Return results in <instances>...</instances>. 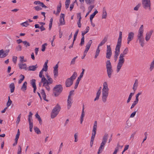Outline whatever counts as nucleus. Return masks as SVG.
Returning <instances> with one entry per match:
<instances>
[{
	"label": "nucleus",
	"instance_id": "nucleus-1",
	"mask_svg": "<svg viewBox=\"0 0 154 154\" xmlns=\"http://www.w3.org/2000/svg\"><path fill=\"white\" fill-rule=\"evenodd\" d=\"M47 79L43 76L41 79V82L43 83V86L45 87L47 90L49 91L50 90V87L49 85L53 83V80L48 75H46Z\"/></svg>",
	"mask_w": 154,
	"mask_h": 154
},
{
	"label": "nucleus",
	"instance_id": "nucleus-2",
	"mask_svg": "<svg viewBox=\"0 0 154 154\" xmlns=\"http://www.w3.org/2000/svg\"><path fill=\"white\" fill-rule=\"evenodd\" d=\"M47 79L43 76L41 79V82L43 83V86L45 87L47 90L49 91L50 90V87L49 85L53 83V80L48 75H46Z\"/></svg>",
	"mask_w": 154,
	"mask_h": 154
},
{
	"label": "nucleus",
	"instance_id": "nucleus-3",
	"mask_svg": "<svg viewBox=\"0 0 154 154\" xmlns=\"http://www.w3.org/2000/svg\"><path fill=\"white\" fill-rule=\"evenodd\" d=\"M122 38V32L120 31L119 32V36L118 38L117 45L116 46L115 55L114 56V60L115 61L117 60L118 57L120 53V49L121 46V42Z\"/></svg>",
	"mask_w": 154,
	"mask_h": 154
},
{
	"label": "nucleus",
	"instance_id": "nucleus-4",
	"mask_svg": "<svg viewBox=\"0 0 154 154\" xmlns=\"http://www.w3.org/2000/svg\"><path fill=\"white\" fill-rule=\"evenodd\" d=\"M143 26L142 25L139 29L137 35V39L139 41V43L142 47L144 46V39L143 36Z\"/></svg>",
	"mask_w": 154,
	"mask_h": 154
},
{
	"label": "nucleus",
	"instance_id": "nucleus-5",
	"mask_svg": "<svg viewBox=\"0 0 154 154\" xmlns=\"http://www.w3.org/2000/svg\"><path fill=\"white\" fill-rule=\"evenodd\" d=\"M77 75V73L74 72L70 78L66 79L65 82V85L66 87H69L72 85L73 80L75 79Z\"/></svg>",
	"mask_w": 154,
	"mask_h": 154
},
{
	"label": "nucleus",
	"instance_id": "nucleus-6",
	"mask_svg": "<svg viewBox=\"0 0 154 154\" xmlns=\"http://www.w3.org/2000/svg\"><path fill=\"white\" fill-rule=\"evenodd\" d=\"M108 137L107 134H105L103 136L102 139V141L100 144V146L99 149L98 151L97 152V154H99L101 153L103 151V149L104 148V146L106 144Z\"/></svg>",
	"mask_w": 154,
	"mask_h": 154
},
{
	"label": "nucleus",
	"instance_id": "nucleus-7",
	"mask_svg": "<svg viewBox=\"0 0 154 154\" xmlns=\"http://www.w3.org/2000/svg\"><path fill=\"white\" fill-rule=\"evenodd\" d=\"M63 87L61 85H56L53 89V93L55 97L58 96L63 90Z\"/></svg>",
	"mask_w": 154,
	"mask_h": 154
},
{
	"label": "nucleus",
	"instance_id": "nucleus-8",
	"mask_svg": "<svg viewBox=\"0 0 154 154\" xmlns=\"http://www.w3.org/2000/svg\"><path fill=\"white\" fill-rule=\"evenodd\" d=\"M107 69V72L108 77L110 78L113 72V70L112 68V66L109 60H108L106 62V65Z\"/></svg>",
	"mask_w": 154,
	"mask_h": 154
},
{
	"label": "nucleus",
	"instance_id": "nucleus-9",
	"mask_svg": "<svg viewBox=\"0 0 154 154\" xmlns=\"http://www.w3.org/2000/svg\"><path fill=\"white\" fill-rule=\"evenodd\" d=\"M60 109V106L57 104L53 109L51 114V118L54 119L56 116L58 114Z\"/></svg>",
	"mask_w": 154,
	"mask_h": 154
},
{
	"label": "nucleus",
	"instance_id": "nucleus-10",
	"mask_svg": "<svg viewBox=\"0 0 154 154\" xmlns=\"http://www.w3.org/2000/svg\"><path fill=\"white\" fill-rule=\"evenodd\" d=\"M142 5L144 9L150 11L151 10L150 0H142Z\"/></svg>",
	"mask_w": 154,
	"mask_h": 154
},
{
	"label": "nucleus",
	"instance_id": "nucleus-11",
	"mask_svg": "<svg viewBox=\"0 0 154 154\" xmlns=\"http://www.w3.org/2000/svg\"><path fill=\"white\" fill-rule=\"evenodd\" d=\"M125 61V60L124 58L119 57L118 62L117 66L116 72L117 73L119 72L120 71Z\"/></svg>",
	"mask_w": 154,
	"mask_h": 154
},
{
	"label": "nucleus",
	"instance_id": "nucleus-12",
	"mask_svg": "<svg viewBox=\"0 0 154 154\" xmlns=\"http://www.w3.org/2000/svg\"><path fill=\"white\" fill-rule=\"evenodd\" d=\"M92 42L91 40H90L87 44L85 47L86 48L83 53V56L82 57V58L83 59L86 56V54L89 49Z\"/></svg>",
	"mask_w": 154,
	"mask_h": 154
},
{
	"label": "nucleus",
	"instance_id": "nucleus-13",
	"mask_svg": "<svg viewBox=\"0 0 154 154\" xmlns=\"http://www.w3.org/2000/svg\"><path fill=\"white\" fill-rule=\"evenodd\" d=\"M107 51L106 57L107 58L110 59L112 54V51L110 45L107 46Z\"/></svg>",
	"mask_w": 154,
	"mask_h": 154
},
{
	"label": "nucleus",
	"instance_id": "nucleus-14",
	"mask_svg": "<svg viewBox=\"0 0 154 154\" xmlns=\"http://www.w3.org/2000/svg\"><path fill=\"white\" fill-rule=\"evenodd\" d=\"M103 88L102 89V92L109 93V88L108 84L106 82H104L103 84Z\"/></svg>",
	"mask_w": 154,
	"mask_h": 154
},
{
	"label": "nucleus",
	"instance_id": "nucleus-15",
	"mask_svg": "<svg viewBox=\"0 0 154 154\" xmlns=\"http://www.w3.org/2000/svg\"><path fill=\"white\" fill-rule=\"evenodd\" d=\"M134 33L132 32H130L128 35V37L127 38V44H129L130 42L132 40L134 37Z\"/></svg>",
	"mask_w": 154,
	"mask_h": 154
},
{
	"label": "nucleus",
	"instance_id": "nucleus-16",
	"mask_svg": "<svg viewBox=\"0 0 154 154\" xmlns=\"http://www.w3.org/2000/svg\"><path fill=\"white\" fill-rule=\"evenodd\" d=\"M64 17V14L61 13L60 15V25H63L65 24Z\"/></svg>",
	"mask_w": 154,
	"mask_h": 154
},
{
	"label": "nucleus",
	"instance_id": "nucleus-17",
	"mask_svg": "<svg viewBox=\"0 0 154 154\" xmlns=\"http://www.w3.org/2000/svg\"><path fill=\"white\" fill-rule=\"evenodd\" d=\"M97 125V122L96 121H95L94 122V123L92 135L95 136V135L96 133Z\"/></svg>",
	"mask_w": 154,
	"mask_h": 154
},
{
	"label": "nucleus",
	"instance_id": "nucleus-18",
	"mask_svg": "<svg viewBox=\"0 0 154 154\" xmlns=\"http://www.w3.org/2000/svg\"><path fill=\"white\" fill-rule=\"evenodd\" d=\"M153 32V31L152 30H151L146 33L145 37V39L146 41H148L149 40Z\"/></svg>",
	"mask_w": 154,
	"mask_h": 154
},
{
	"label": "nucleus",
	"instance_id": "nucleus-19",
	"mask_svg": "<svg viewBox=\"0 0 154 154\" xmlns=\"http://www.w3.org/2000/svg\"><path fill=\"white\" fill-rule=\"evenodd\" d=\"M108 94L109 93L102 92V100L104 103H105L106 101L107 97L108 95Z\"/></svg>",
	"mask_w": 154,
	"mask_h": 154
},
{
	"label": "nucleus",
	"instance_id": "nucleus-20",
	"mask_svg": "<svg viewBox=\"0 0 154 154\" xmlns=\"http://www.w3.org/2000/svg\"><path fill=\"white\" fill-rule=\"evenodd\" d=\"M61 7V2H59V5L57 7V12L55 11H54V13L56 15H58L60 11Z\"/></svg>",
	"mask_w": 154,
	"mask_h": 154
},
{
	"label": "nucleus",
	"instance_id": "nucleus-21",
	"mask_svg": "<svg viewBox=\"0 0 154 154\" xmlns=\"http://www.w3.org/2000/svg\"><path fill=\"white\" fill-rule=\"evenodd\" d=\"M0 51H2L3 53H1L2 55H1V58H4L6 56L8 53V52L9 51V50H6V51H5L4 52V51L3 49H2L0 50Z\"/></svg>",
	"mask_w": 154,
	"mask_h": 154
},
{
	"label": "nucleus",
	"instance_id": "nucleus-22",
	"mask_svg": "<svg viewBox=\"0 0 154 154\" xmlns=\"http://www.w3.org/2000/svg\"><path fill=\"white\" fill-rule=\"evenodd\" d=\"M18 66L20 69L27 70V65L26 64H23V63H20L18 64Z\"/></svg>",
	"mask_w": 154,
	"mask_h": 154
},
{
	"label": "nucleus",
	"instance_id": "nucleus-23",
	"mask_svg": "<svg viewBox=\"0 0 154 154\" xmlns=\"http://www.w3.org/2000/svg\"><path fill=\"white\" fill-rule=\"evenodd\" d=\"M40 93L42 94V97L43 99L47 101H48V100L46 99V94L45 92V91L43 89H42L40 92Z\"/></svg>",
	"mask_w": 154,
	"mask_h": 154
},
{
	"label": "nucleus",
	"instance_id": "nucleus-24",
	"mask_svg": "<svg viewBox=\"0 0 154 154\" xmlns=\"http://www.w3.org/2000/svg\"><path fill=\"white\" fill-rule=\"evenodd\" d=\"M72 99L71 98L68 97V99L67 100V107L68 109H69L71 107L72 105Z\"/></svg>",
	"mask_w": 154,
	"mask_h": 154
},
{
	"label": "nucleus",
	"instance_id": "nucleus-25",
	"mask_svg": "<svg viewBox=\"0 0 154 154\" xmlns=\"http://www.w3.org/2000/svg\"><path fill=\"white\" fill-rule=\"evenodd\" d=\"M107 38L106 37H105L103 40L101 41L100 43L99 44L97 48H99V47L103 45L105 42L107 41Z\"/></svg>",
	"mask_w": 154,
	"mask_h": 154
},
{
	"label": "nucleus",
	"instance_id": "nucleus-26",
	"mask_svg": "<svg viewBox=\"0 0 154 154\" xmlns=\"http://www.w3.org/2000/svg\"><path fill=\"white\" fill-rule=\"evenodd\" d=\"M138 80L137 79H136L135 80V82L134 84L133 87V89L134 91H135L137 90V88L138 86Z\"/></svg>",
	"mask_w": 154,
	"mask_h": 154
},
{
	"label": "nucleus",
	"instance_id": "nucleus-27",
	"mask_svg": "<svg viewBox=\"0 0 154 154\" xmlns=\"http://www.w3.org/2000/svg\"><path fill=\"white\" fill-rule=\"evenodd\" d=\"M107 17V13L106 8L105 7L103 8V14L102 15V19H106Z\"/></svg>",
	"mask_w": 154,
	"mask_h": 154
},
{
	"label": "nucleus",
	"instance_id": "nucleus-28",
	"mask_svg": "<svg viewBox=\"0 0 154 154\" xmlns=\"http://www.w3.org/2000/svg\"><path fill=\"white\" fill-rule=\"evenodd\" d=\"M38 67L37 65L36 64L35 66H31L29 67V70L34 71L36 70V68Z\"/></svg>",
	"mask_w": 154,
	"mask_h": 154
},
{
	"label": "nucleus",
	"instance_id": "nucleus-29",
	"mask_svg": "<svg viewBox=\"0 0 154 154\" xmlns=\"http://www.w3.org/2000/svg\"><path fill=\"white\" fill-rule=\"evenodd\" d=\"M27 83L26 82H25L23 83L21 88V89L22 91H25L26 90L27 88Z\"/></svg>",
	"mask_w": 154,
	"mask_h": 154
},
{
	"label": "nucleus",
	"instance_id": "nucleus-30",
	"mask_svg": "<svg viewBox=\"0 0 154 154\" xmlns=\"http://www.w3.org/2000/svg\"><path fill=\"white\" fill-rule=\"evenodd\" d=\"M15 88L14 84V83H12L10 85L9 88L10 89L11 92V93L14 91Z\"/></svg>",
	"mask_w": 154,
	"mask_h": 154
},
{
	"label": "nucleus",
	"instance_id": "nucleus-31",
	"mask_svg": "<svg viewBox=\"0 0 154 154\" xmlns=\"http://www.w3.org/2000/svg\"><path fill=\"white\" fill-rule=\"evenodd\" d=\"M35 117L37 119L39 122V123L40 125H41L42 124V120L39 116V115L38 114V113H37L35 114Z\"/></svg>",
	"mask_w": 154,
	"mask_h": 154
},
{
	"label": "nucleus",
	"instance_id": "nucleus-32",
	"mask_svg": "<svg viewBox=\"0 0 154 154\" xmlns=\"http://www.w3.org/2000/svg\"><path fill=\"white\" fill-rule=\"evenodd\" d=\"M33 114L31 112H30L29 113V115H28V121L29 123L30 122H32V116Z\"/></svg>",
	"mask_w": 154,
	"mask_h": 154
},
{
	"label": "nucleus",
	"instance_id": "nucleus-33",
	"mask_svg": "<svg viewBox=\"0 0 154 154\" xmlns=\"http://www.w3.org/2000/svg\"><path fill=\"white\" fill-rule=\"evenodd\" d=\"M85 2L87 5H90L94 4L95 2L94 0H85Z\"/></svg>",
	"mask_w": 154,
	"mask_h": 154
},
{
	"label": "nucleus",
	"instance_id": "nucleus-34",
	"mask_svg": "<svg viewBox=\"0 0 154 154\" xmlns=\"http://www.w3.org/2000/svg\"><path fill=\"white\" fill-rule=\"evenodd\" d=\"M100 49L99 48H97V50H96V52L95 53V54L94 56V58L95 59L97 58V57L99 55L100 52Z\"/></svg>",
	"mask_w": 154,
	"mask_h": 154
},
{
	"label": "nucleus",
	"instance_id": "nucleus-35",
	"mask_svg": "<svg viewBox=\"0 0 154 154\" xmlns=\"http://www.w3.org/2000/svg\"><path fill=\"white\" fill-rule=\"evenodd\" d=\"M95 136L92 135L91 139L90 145L91 147H92L93 143L94 138Z\"/></svg>",
	"mask_w": 154,
	"mask_h": 154
},
{
	"label": "nucleus",
	"instance_id": "nucleus-36",
	"mask_svg": "<svg viewBox=\"0 0 154 154\" xmlns=\"http://www.w3.org/2000/svg\"><path fill=\"white\" fill-rule=\"evenodd\" d=\"M86 31H84L83 32H82V35L84 36L88 32L89 30V27L88 26H87L86 29Z\"/></svg>",
	"mask_w": 154,
	"mask_h": 154
},
{
	"label": "nucleus",
	"instance_id": "nucleus-37",
	"mask_svg": "<svg viewBox=\"0 0 154 154\" xmlns=\"http://www.w3.org/2000/svg\"><path fill=\"white\" fill-rule=\"evenodd\" d=\"M12 101L10 100V97H8V100L6 104L7 107H8L9 106L12 104Z\"/></svg>",
	"mask_w": 154,
	"mask_h": 154
},
{
	"label": "nucleus",
	"instance_id": "nucleus-38",
	"mask_svg": "<svg viewBox=\"0 0 154 154\" xmlns=\"http://www.w3.org/2000/svg\"><path fill=\"white\" fill-rule=\"evenodd\" d=\"M23 43L24 44L26 48H27V47L30 46V43L26 41H23Z\"/></svg>",
	"mask_w": 154,
	"mask_h": 154
},
{
	"label": "nucleus",
	"instance_id": "nucleus-39",
	"mask_svg": "<svg viewBox=\"0 0 154 154\" xmlns=\"http://www.w3.org/2000/svg\"><path fill=\"white\" fill-rule=\"evenodd\" d=\"M34 130H35V132L38 134H40L41 133V131L37 127H35L34 128Z\"/></svg>",
	"mask_w": 154,
	"mask_h": 154
},
{
	"label": "nucleus",
	"instance_id": "nucleus-40",
	"mask_svg": "<svg viewBox=\"0 0 154 154\" xmlns=\"http://www.w3.org/2000/svg\"><path fill=\"white\" fill-rule=\"evenodd\" d=\"M84 106L83 105V107H82V113L81 115L80 118L81 119H83V118L85 116V113L84 112Z\"/></svg>",
	"mask_w": 154,
	"mask_h": 154
},
{
	"label": "nucleus",
	"instance_id": "nucleus-41",
	"mask_svg": "<svg viewBox=\"0 0 154 154\" xmlns=\"http://www.w3.org/2000/svg\"><path fill=\"white\" fill-rule=\"evenodd\" d=\"M21 116V114H20L18 115L17 117V120L16 121V123L17 125L19 124L20 122V121Z\"/></svg>",
	"mask_w": 154,
	"mask_h": 154
},
{
	"label": "nucleus",
	"instance_id": "nucleus-42",
	"mask_svg": "<svg viewBox=\"0 0 154 154\" xmlns=\"http://www.w3.org/2000/svg\"><path fill=\"white\" fill-rule=\"evenodd\" d=\"M82 37L81 39V42L80 45L81 46L82 45L84 44L85 42V37L84 36L82 35Z\"/></svg>",
	"mask_w": 154,
	"mask_h": 154
},
{
	"label": "nucleus",
	"instance_id": "nucleus-43",
	"mask_svg": "<svg viewBox=\"0 0 154 154\" xmlns=\"http://www.w3.org/2000/svg\"><path fill=\"white\" fill-rule=\"evenodd\" d=\"M20 25L26 27L29 25V24L28 23L27 21H26L20 24Z\"/></svg>",
	"mask_w": 154,
	"mask_h": 154
},
{
	"label": "nucleus",
	"instance_id": "nucleus-44",
	"mask_svg": "<svg viewBox=\"0 0 154 154\" xmlns=\"http://www.w3.org/2000/svg\"><path fill=\"white\" fill-rule=\"evenodd\" d=\"M47 43H45L44 44L42 45V49L41 50L42 51H44L45 49V46L47 45Z\"/></svg>",
	"mask_w": 154,
	"mask_h": 154
},
{
	"label": "nucleus",
	"instance_id": "nucleus-45",
	"mask_svg": "<svg viewBox=\"0 0 154 154\" xmlns=\"http://www.w3.org/2000/svg\"><path fill=\"white\" fill-rule=\"evenodd\" d=\"M79 31V30L77 29L76 30V32H75V33L74 35V39H73V42H74L75 41V39L76 38L77 35L78 34Z\"/></svg>",
	"mask_w": 154,
	"mask_h": 154
},
{
	"label": "nucleus",
	"instance_id": "nucleus-46",
	"mask_svg": "<svg viewBox=\"0 0 154 154\" xmlns=\"http://www.w3.org/2000/svg\"><path fill=\"white\" fill-rule=\"evenodd\" d=\"M53 20V18H51V19L50 20V23L49 24V30H51V28L52 26V24Z\"/></svg>",
	"mask_w": 154,
	"mask_h": 154
},
{
	"label": "nucleus",
	"instance_id": "nucleus-47",
	"mask_svg": "<svg viewBox=\"0 0 154 154\" xmlns=\"http://www.w3.org/2000/svg\"><path fill=\"white\" fill-rule=\"evenodd\" d=\"M94 5H91L89 6L88 7V9L89 10V12H90L92 9L94 8Z\"/></svg>",
	"mask_w": 154,
	"mask_h": 154
},
{
	"label": "nucleus",
	"instance_id": "nucleus-48",
	"mask_svg": "<svg viewBox=\"0 0 154 154\" xmlns=\"http://www.w3.org/2000/svg\"><path fill=\"white\" fill-rule=\"evenodd\" d=\"M29 130L31 132L32 131V129L33 127V122L29 123Z\"/></svg>",
	"mask_w": 154,
	"mask_h": 154
},
{
	"label": "nucleus",
	"instance_id": "nucleus-49",
	"mask_svg": "<svg viewBox=\"0 0 154 154\" xmlns=\"http://www.w3.org/2000/svg\"><path fill=\"white\" fill-rule=\"evenodd\" d=\"M53 73L54 74V76L55 78H56L58 75V70H54Z\"/></svg>",
	"mask_w": 154,
	"mask_h": 154
},
{
	"label": "nucleus",
	"instance_id": "nucleus-50",
	"mask_svg": "<svg viewBox=\"0 0 154 154\" xmlns=\"http://www.w3.org/2000/svg\"><path fill=\"white\" fill-rule=\"evenodd\" d=\"M138 101L135 100L134 102L133 103H132V104L131 106V109H132V108H133L134 107V106H135V105L137 103Z\"/></svg>",
	"mask_w": 154,
	"mask_h": 154
},
{
	"label": "nucleus",
	"instance_id": "nucleus-51",
	"mask_svg": "<svg viewBox=\"0 0 154 154\" xmlns=\"http://www.w3.org/2000/svg\"><path fill=\"white\" fill-rule=\"evenodd\" d=\"M16 50L17 51H20L22 50V47L20 45H19L17 47Z\"/></svg>",
	"mask_w": 154,
	"mask_h": 154
},
{
	"label": "nucleus",
	"instance_id": "nucleus-52",
	"mask_svg": "<svg viewBox=\"0 0 154 154\" xmlns=\"http://www.w3.org/2000/svg\"><path fill=\"white\" fill-rule=\"evenodd\" d=\"M141 4H139L136 6L134 8V11H138L140 7V6Z\"/></svg>",
	"mask_w": 154,
	"mask_h": 154
},
{
	"label": "nucleus",
	"instance_id": "nucleus-53",
	"mask_svg": "<svg viewBox=\"0 0 154 154\" xmlns=\"http://www.w3.org/2000/svg\"><path fill=\"white\" fill-rule=\"evenodd\" d=\"M17 154H21V147L20 145L18 146Z\"/></svg>",
	"mask_w": 154,
	"mask_h": 154
},
{
	"label": "nucleus",
	"instance_id": "nucleus-54",
	"mask_svg": "<svg viewBox=\"0 0 154 154\" xmlns=\"http://www.w3.org/2000/svg\"><path fill=\"white\" fill-rule=\"evenodd\" d=\"M77 57L76 56L72 59L71 62V64H74L75 63V59L77 58Z\"/></svg>",
	"mask_w": 154,
	"mask_h": 154
},
{
	"label": "nucleus",
	"instance_id": "nucleus-55",
	"mask_svg": "<svg viewBox=\"0 0 154 154\" xmlns=\"http://www.w3.org/2000/svg\"><path fill=\"white\" fill-rule=\"evenodd\" d=\"M31 83L32 87L36 86L35 80L34 79H32L31 80Z\"/></svg>",
	"mask_w": 154,
	"mask_h": 154
},
{
	"label": "nucleus",
	"instance_id": "nucleus-56",
	"mask_svg": "<svg viewBox=\"0 0 154 154\" xmlns=\"http://www.w3.org/2000/svg\"><path fill=\"white\" fill-rule=\"evenodd\" d=\"M97 13H98V11L97 10H96L90 16L94 18V16Z\"/></svg>",
	"mask_w": 154,
	"mask_h": 154
},
{
	"label": "nucleus",
	"instance_id": "nucleus-57",
	"mask_svg": "<svg viewBox=\"0 0 154 154\" xmlns=\"http://www.w3.org/2000/svg\"><path fill=\"white\" fill-rule=\"evenodd\" d=\"M85 71V69H82V72L81 73L80 75L79 76V77L80 78H82L83 77V75L84 74V73Z\"/></svg>",
	"mask_w": 154,
	"mask_h": 154
},
{
	"label": "nucleus",
	"instance_id": "nucleus-58",
	"mask_svg": "<svg viewBox=\"0 0 154 154\" xmlns=\"http://www.w3.org/2000/svg\"><path fill=\"white\" fill-rule=\"evenodd\" d=\"M154 68V63H151L150 65L149 69L150 71H151Z\"/></svg>",
	"mask_w": 154,
	"mask_h": 154
},
{
	"label": "nucleus",
	"instance_id": "nucleus-59",
	"mask_svg": "<svg viewBox=\"0 0 154 154\" xmlns=\"http://www.w3.org/2000/svg\"><path fill=\"white\" fill-rule=\"evenodd\" d=\"M48 66L44 65V67L41 70L42 71H46L48 69Z\"/></svg>",
	"mask_w": 154,
	"mask_h": 154
},
{
	"label": "nucleus",
	"instance_id": "nucleus-60",
	"mask_svg": "<svg viewBox=\"0 0 154 154\" xmlns=\"http://www.w3.org/2000/svg\"><path fill=\"white\" fill-rule=\"evenodd\" d=\"M20 61L21 62V63H23L24 62L26 61V60H24V57L23 56H20Z\"/></svg>",
	"mask_w": 154,
	"mask_h": 154
},
{
	"label": "nucleus",
	"instance_id": "nucleus-61",
	"mask_svg": "<svg viewBox=\"0 0 154 154\" xmlns=\"http://www.w3.org/2000/svg\"><path fill=\"white\" fill-rule=\"evenodd\" d=\"M17 57L14 56L13 57V61L14 63H16L17 61Z\"/></svg>",
	"mask_w": 154,
	"mask_h": 154
},
{
	"label": "nucleus",
	"instance_id": "nucleus-62",
	"mask_svg": "<svg viewBox=\"0 0 154 154\" xmlns=\"http://www.w3.org/2000/svg\"><path fill=\"white\" fill-rule=\"evenodd\" d=\"M128 48H125V49L124 51L122 53L123 54H125V55L126 54L128 53Z\"/></svg>",
	"mask_w": 154,
	"mask_h": 154
},
{
	"label": "nucleus",
	"instance_id": "nucleus-63",
	"mask_svg": "<svg viewBox=\"0 0 154 154\" xmlns=\"http://www.w3.org/2000/svg\"><path fill=\"white\" fill-rule=\"evenodd\" d=\"M35 9L37 11H38L42 9V8L38 6H35L34 7Z\"/></svg>",
	"mask_w": 154,
	"mask_h": 154
},
{
	"label": "nucleus",
	"instance_id": "nucleus-64",
	"mask_svg": "<svg viewBox=\"0 0 154 154\" xmlns=\"http://www.w3.org/2000/svg\"><path fill=\"white\" fill-rule=\"evenodd\" d=\"M136 111H134L132 112L131 115L130 117L131 118H133L134 116H135L136 113Z\"/></svg>",
	"mask_w": 154,
	"mask_h": 154
}]
</instances>
